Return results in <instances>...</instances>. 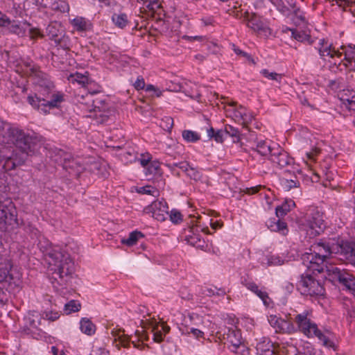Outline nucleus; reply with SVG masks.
<instances>
[{
	"label": "nucleus",
	"mask_w": 355,
	"mask_h": 355,
	"mask_svg": "<svg viewBox=\"0 0 355 355\" xmlns=\"http://www.w3.org/2000/svg\"><path fill=\"white\" fill-rule=\"evenodd\" d=\"M243 21L246 22L248 28L252 29L258 35L268 37L271 34V30L260 17L255 13L245 12L243 15Z\"/></svg>",
	"instance_id": "dca6fc26"
},
{
	"label": "nucleus",
	"mask_w": 355,
	"mask_h": 355,
	"mask_svg": "<svg viewBox=\"0 0 355 355\" xmlns=\"http://www.w3.org/2000/svg\"><path fill=\"white\" fill-rule=\"evenodd\" d=\"M299 288L302 294L310 296H323L325 292L323 286L311 275L302 277Z\"/></svg>",
	"instance_id": "2eb2a0df"
},
{
	"label": "nucleus",
	"mask_w": 355,
	"mask_h": 355,
	"mask_svg": "<svg viewBox=\"0 0 355 355\" xmlns=\"http://www.w3.org/2000/svg\"><path fill=\"white\" fill-rule=\"evenodd\" d=\"M284 262V259L278 256L271 255L268 257V266H280L282 265Z\"/></svg>",
	"instance_id": "8fccbe9b"
},
{
	"label": "nucleus",
	"mask_w": 355,
	"mask_h": 355,
	"mask_svg": "<svg viewBox=\"0 0 355 355\" xmlns=\"http://www.w3.org/2000/svg\"><path fill=\"white\" fill-rule=\"evenodd\" d=\"M223 103L225 104V112L227 117L231 118L243 127H247L254 119L252 112L241 105H239L236 101H225Z\"/></svg>",
	"instance_id": "9d476101"
},
{
	"label": "nucleus",
	"mask_w": 355,
	"mask_h": 355,
	"mask_svg": "<svg viewBox=\"0 0 355 355\" xmlns=\"http://www.w3.org/2000/svg\"><path fill=\"white\" fill-rule=\"evenodd\" d=\"M316 49L318 51L320 58L323 60H327L340 68L343 65L344 67L354 69L352 67L353 61L348 57V54L345 53V58L341 59L342 52L336 50L332 43L329 42L327 40L320 39Z\"/></svg>",
	"instance_id": "0eeeda50"
},
{
	"label": "nucleus",
	"mask_w": 355,
	"mask_h": 355,
	"mask_svg": "<svg viewBox=\"0 0 355 355\" xmlns=\"http://www.w3.org/2000/svg\"><path fill=\"white\" fill-rule=\"evenodd\" d=\"M60 316V313L57 311H46L44 313V318L52 322L57 320Z\"/></svg>",
	"instance_id": "864d4df0"
},
{
	"label": "nucleus",
	"mask_w": 355,
	"mask_h": 355,
	"mask_svg": "<svg viewBox=\"0 0 355 355\" xmlns=\"http://www.w3.org/2000/svg\"><path fill=\"white\" fill-rule=\"evenodd\" d=\"M146 91L148 92H153L155 93V95L156 96H157V97H159V96H160L162 95V92L159 89L156 88L153 85H146Z\"/></svg>",
	"instance_id": "338daca9"
},
{
	"label": "nucleus",
	"mask_w": 355,
	"mask_h": 355,
	"mask_svg": "<svg viewBox=\"0 0 355 355\" xmlns=\"http://www.w3.org/2000/svg\"><path fill=\"white\" fill-rule=\"evenodd\" d=\"M109 352L105 349L98 347H94L91 355H108Z\"/></svg>",
	"instance_id": "4d7b16f0"
},
{
	"label": "nucleus",
	"mask_w": 355,
	"mask_h": 355,
	"mask_svg": "<svg viewBox=\"0 0 355 355\" xmlns=\"http://www.w3.org/2000/svg\"><path fill=\"white\" fill-rule=\"evenodd\" d=\"M68 80L72 83H77L83 86L88 82L87 76L78 72L71 73L68 77Z\"/></svg>",
	"instance_id": "ea45409f"
},
{
	"label": "nucleus",
	"mask_w": 355,
	"mask_h": 355,
	"mask_svg": "<svg viewBox=\"0 0 355 355\" xmlns=\"http://www.w3.org/2000/svg\"><path fill=\"white\" fill-rule=\"evenodd\" d=\"M182 39L193 42V41H198V42H205L207 39L206 37L202 35H196V36H190V35H183Z\"/></svg>",
	"instance_id": "6e6d98bb"
},
{
	"label": "nucleus",
	"mask_w": 355,
	"mask_h": 355,
	"mask_svg": "<svg viewBox=\"0 0 355 355\" xmlns=\"http://www.w3.org/2000/svg\"><path fill=\"white\" fill-rule=\"evenodd\" d=\"M225 339L232 347V351L235 352L241 345V334L239 330L228 329Z\"/></svg>",
	"instance_id": "a878e982"
},
{
	"label": "nucleus",
	"mask_w": 355,
	"mask_h": 355,
	"mask_svg": "<svg viewBox=\"0 0 355 355\" xmlns=\"http://www.w3.org/2000/svg\"><path fill=\"white\" fill-rule=\"evenodd\" d=\"M81 308V304L76 300H71L64 305V311L66 314H70L78 311Z\"/></svg>",
	"instance_id": "a19ab883"
},
{
	"label": "nucleus",
	"mask_w": 355,
	"mask_h": 355,
	"mask_svg": "<svg viewBox=\"0 0 355 355\" xmlns=\"http://www.w3.org/2000/svg\"><path fill=\"white\" fill-rule=\"evenodd\" d=\"M262 188L263 187L261 185H257L256 187L245 188L244 192L248 195L255 194L258 193Z\"/></svg>",
	"instance_id": "0e129e2a"
},
{
	"label": "nucleus",
	"mask_w": 355,
	"mask_h": 355,
	"mask_svg": "<svg viewBox=\"0 0 355 355\" xmlns=\"http://www.w3.org/2000/svg\"><path fill=\"white\" fill-rule=\"evenodd\" d=\"M268 320L276 333L283 334H293L295 333V326L293 322L283 319L276 315H270Z\"/></svg>",
	"instance_id": "a211bd4d"
},
{
	"label": "nucleus",
	"mask_w": 355,
	"mask_h": 355,
	"mask_svg": "<svg viewBox=\"0 0 355 355\" xmlns=\"http://www.w3.org/2000/svg\"><path fill=\"white\" fill-rule=\"evenodd\" d=\"M232 50L238 55L243 56V57L247 58L248 60L251 59V56H250V54H248V53L241 50L235 44H232Z\"/></svg>",
	"instance_id": "13d9d810"
},
{
	"label": "nucleus",
	"mask_w": 355,
	"mask_h": 355,
	"mask_svg": "<svg viewBox=\"0 0 355 355\" xmlns=\"http://www.w3.org/2000/svg\"><path fill=\"white\" fill-rule=\"evenodd\" d=\"M55 0H41L40 5L44 8L52 10L55 6Z\"/></svg>",
	"instance_id": "774afa93"
},
{
	"label": "nucleus",
	"mask_w": 355,
	"mask_h": 355,
	"mask_svg": "<svg viewBox=\"0 0 355 355\" xmlns=\"http://www.w3.org/2000/svg\"><path fill=\"white\" fill-rule=\"evenodd\" d=\"M145 81L142 76H138L137 80L134 83V87L136 89L139 90L145 87Z\"/></svg>",
	"instance_id": "680f3d73"
},
{
	"label": "nucleus",
	"mask_w": 355,
	"mask_h": 355,
	"mask_svg": "<svg viewBox=\"0 0 355 355\" xmlns=\"http://www.w3.org/2000/svg\"><path fill=\"white\" fill-rule=\"evenodd\" d=\"M193 320V316L191 315H189L187 317H184L183 320V322L180 327V330L182 331V334L189 335L192 334L196 338H204L205 334L200 329L190 327L189 326V323L191 322Z\"/></svg>",
	"instance_id": "5701e85b"
},
{
	"label": "nucleus",
	"mask_w": 355,
	"mask_h": 355,
	"mask_svg": "<svg viewBox=\"0 0 355 355\" xmlns=\"http://www.w3.org/2000/svg\"><path fill=\"white\" fill-rule=\"evenodd\" d=\"M295 206V202L291 200H286L281 205L275 209V213L277 218H283L289 212L292 208Z\"/></svg>",
	"instance_id": "7c9ffc66"
},
{
	"label": "nucleus",
	"mask_w": 355,
	"mask_h": 355,
	"mask_svg": "<svg viewBox=\"0 0 355 355\" xmlns=\"http://www.w3.org/2000/svg\"><path fill=\"white\" fill-rule=\"evenodd\" d=\"M12 262L9 252L5 249L0 250V284L8 283L17 285L19 279H16L11 273Z\"/></svg>",
	"instance_id": "4468645a"
},
{
	"label": "nucleus",
	"mask_w": 355,
	"mask_h": 355,
	"mask_svg": "<svg viewBox=\"0 0 355 355\" xmlns=\"http://www.w3.org/2000/svg\"><path fill=\"white\" fill-rule=\"evenodd\" d=\"M273 151L269 157L272 164L279 168L291 166L293 163V159L279 145L274 144Z\"/></svg>",
	"instance_id": "6ab92c4d"
},
{
	"label": "nucleus",
	"mask_w": 355,
	"mask_h": 355,
	"mask_svg": "<svg viewBox=\"0 0 355 355\" xmlns=\"http://www.w3.org/2000/svg\"><path fill=\"white\" fill-rule=\"evenodd\" d=\"M141 324L145 329H150L153 335V340L156 343H161L165 334L169 332L170 327L164 323H159L155 318H146L141 320Z\"/></svg>",
	"instance_id": "f3484780"
},
{
	"label": "nucleus",
	"mask_w": 355,
	"mask_h": 355,
	"mask_svg": "<svg viewBox=\"0 0 355 355\" xmlns=\"http://www.w3.org/2000/svg\"><path fill=\"white\" fill-rule=\"evenodd\" d=\"M29 236L31 238L29 241L33 244H42L46 242V239L41 234L40 231L33 227H29Z\"/></svg>",
	"instance_id": "473e14b6"
},
{
	"label": "nucleus",
	"mask_w": 355,
	"mask_h": 355,
	"mask_svg": "<svg viewBox=\"0 0 355 355\" xmlns=\"http://www.w3.org/2000/svg\"><path fill=\"white\" fill-rule=\"evenodd\" d=\"M257 350L259 355H279L275 351L273 343L268 339L259 343L257 345Z\"/></svg>",
	"instance_id": "bb28decb"
},
{
	"label": "nucleus",
	"mask_w": 355,
	"mask_h": 355,
	"mask_svg": "<svg viewBox=\"0 0 355 355\" xmlns=\"http://www.w3.org/2000/svg\"><path fill=\"white\" fill-rule=\"evenodd\" d=\"M204 293L209 296L214 295L224 296L226 294V291L225 288H218L217 287H211L205 289Z\"/></svg>",
	"instance_id": "09e8293b"
},
{
	"label": "nucleus",
	"mask_w": 355,
	"mask_h": 355,
	"mask_svg": "<svg viewBox=\"0 0 355 355\" xmlns=\"http://www.w3.org/2000/svg\"><path fill=\"white\" fill-rule=\"evenodd\" d=\"M46 31L48 33V35L49 36L51 40H53L55 41V38H58L60 35L58 34V30L55 28V26L53 24H50L46 28Z\"/></svg>",
	"instance_id": "5fc2aeb1"
},
{
	"label": "nucleus",
	"mask_w": 355,
	"mask_h": 355,
	"mask_svg": "<svg viewBox=\"0 0 355 355\" xmlns=\"http://www.w3.org/2000/svg\"><path fill=\"white\" fill-rule=\"evenodd\" d=\"M160 168L159 162L157 161H153L149 163L146 167L147 171L149 174L156 173Z\"/></svg>",
	"instance_id": "3c124183"
},
{
	"label": "nucleus",
	"mask_w": 355,
	"mask_h": 355,
	"mask_svg": "<svg viewBox=\"0 0 355 355\" xmlns=\"http://www.w3.org/2000/svg\"><path fill=\"white\" fill-rule=\"evenodd\" d=\"M298 223L301 236H304L302 242H311V239L320 235L326 227L323 213L313 205L304 208Z\"/></svg>",
	"instance_id": "20e7f679"
},
{
	"label": "nucleus",
	"mask_w": 355,
	"mask_h": 355,
	"mask_svg": "<svg viewBox=\"0 0 355 355\" xmlns=\"http://www.w3.org/2000/svg\"><path fill=\"white\" fill-rule=\"evenodd\" d=\"M340 100L349 110H355V91H347L340 94Z\"/></svg>",
	"instance_id": "cd10ccee"
},
{
	"label": "nucleus",
	"mask_w": 355,
	"mask_h": 355,
	"mask_svg": "<svg viewBox=\"0 0 355 355\" xmlns=\"http://www.w3.org/2000/svg\"><path fill=\"white\" fill-rule=\"evenodd\" d=\"M5 25L3 28L6 32L19 37L28 36L31 40L44 37L43 32L39 28L33 26L26 20H11L8 18Z\"/></svg>",
	"instance_id": "6e6552de"
},
{
	"label": "nucleus",
	"mask_w": 355,
	"mask_h": 355,
	"mask_svg": "<svg viewBox=\"0 0 355 355\" xmlns=\"http://www.w3.org/2000/svg\"><path fill=\"white\" fill-rule=\"evenodd\" d=\"M147 209L148 212L152 213V216L159 221L165 220L168 214V207L164 200L153 201Z\"/></svg>",
	"instance_id": "aec40b11"
},
{
	"label": "nucleus",
	"mask_w": 355,
	"mask_h": 355,
	"mask_svg": "<svg viewBox=\"0 0 355 355\" xmlns=\"http://www.w3.org/2000/svg\"><path fill=\"white\" fill-rule=\"evenodd\" d=\"M51 90L49 91V94L46 90L42 92L43 97L37 94L29 95L27 97V101L33 108L47 114L49 110L58 108L64 101V94L60 92L51 93Z\"/></svg>",
	"instance_id": "423d86ee"
},
{
	"label": "nucleus",
	"mask_w": 355,
	"mask_h": 355,
	"mask_svg": "<svg viewBox=\"0 0 355 355\" xmlns=\"http://www.w3.org/2000/svg\"><path fill=\"white\" fill-rule=\"evenodd\" d=\"M312 318L311 310H304L302 313L295 314L292 318L295 326V333L298 331L308 338H318L324 347L336 350L334 343L319 329Z\"/></svg>",
	"instance_id": "39448f33"
},
{
	"label": "nucleus",
	"mask_w": 355,
	"mask_h": 355,
	"mask_svg": "<svg viewBox=\"0 0 355 355\" xmlns=\"http://www.w3.org/2000/svg\"><path fill=\"white\" fill-rule=\"evenodd\" d=\"M54 42L58 46L64 50L69 49V37L65 35H60L58 38L55 37Z\"/></svg>",
	"instance_id": "de8ad7c7"
},
{
	"label": "nucleus",
	"mask_w": 355,
	"mask_h": 355,
	"mask_svg": "<svg viewBox=\"0 0 355 355\" xmlns=\"http://www.w3.org/2000/svg\"><path fill=\"white\" fill-rule=\"evenodd\" d=\"M143 237H144V235L141 232L133 231L130 233L128 238L122 239L121 242V244H134Z\"/></svg>",
	"instance_id": "58836bf2"
},
{
	"label": "nucleus",
	"mask_w": 355,
	"mask_h": 355,
	"mask_svg": "<svg viewBox=\"0 0 355 355\" xmlns=\"http://www.w3.org/2000/svg\"><path fill=\"white\" fill-rule=\"evenodd\" d=\"M260 73L265 78H266L269 80H275L277 83H280L281 80L283 77L282 74L277 73L276 72H270V71H269V70L266 69H262Z\"/></svg>",
	"instance_id": "49530a36"
},
{
	"label": "nucleus",
	"mask_w": 355,
	"mask_h": 355,
	"mask_svg": "<svg viewBox=\"0 0 355 355\" xmlns=\"http://www.w3.org/2000/svg\"><path fill=\"white\" fill-rule=\"evenodd\" d=\"M267 225L271 231L279 232L282 235H286L288 232L286 223L281 220L280 218H279L278 220H276L275 218L270 220L267 223Z\"/></svg>",
	"instance_id": "c756f323"
},
{
	"label": "nucleus",
	"mask_w": 355,
	"mask_h": 355,
	"mask_svg": "<svg viewBox=\"0 0 355 355\" xmlns=\"http://www.w3.org/2000/svg\"><path fill=\"white\" fill-rule=\"evenodd\" d=\"M171 221L175 225L180 224L183 221V216L181 212L175 209H173L168 211Z\"/></svg>",
	"instance_id": "c03bdc74"
},
{
	"label": "nucleus",
	"mask_w": 355,
	"mask_h": 355,
	"mask_svg": "<svg viewBox=\"0 0 355 355\" xmlns=\"http://www.w3.org/2000/svg\"><path fill=\"white\" fill-rule=\"evenodd\" d=\"M182 136L187 142L195 143L200 139V135L198 132L190 130H183Z\"/></svg>",
	"instance_id": "e433bc0d"
},
{
	"label": "nucleus",
	"mask_w": 355,
	"mask_h": 355,
	"mask_svg": "<svg viewBox=\"0 0 355 355\" xmlns=\"http://www.w3.org/2000/svg\"><path fill=\"white\" fill-rule=\"evenodd\" d=\"M287 30L291 33V37L298 42H309L311 38L310 35L304 31L290 28H288Z\"/></svg>",
	"instance_id": "f704fd0d"
},
{
	"label": "nucleus",
	"mask_w": 355,
	"mask_h": 355,
	"mask_svg": "<svg viewBox=\"0 0 355 355\" xmlns=\"http://www.w3.org/2000/svg\"><path fill=\"white\" fill-rule=\"evenodd\" d=\"M92 98V94H87L85 96H80L83 101L80 100L78 101L83 106V108H85L89 112H94L96 117H101V123L106 122L108 120V114L106 112L107 105L103 103V101L98 98L94 100Z\"/></svg>",
	"instance_id": "ddd939ff"
},
{
	"label": "nucleus",
	"mask_w": 355,
	"mask_h": 355,
	"mask_svg": "<svg viewBox=\"0 0 355 355\" xmlns=\"http://www.w3.org/2000/svg\"><path fill=\"white\" fill-rule=\"evenodd\" d=\"M26 66L28 76L31 77L34 83L41 88L40 92L42 93L46 90L47 94H49V91L54 87L53 83L49 79V76L32 62L27 63Z\"/></svg>",
	"instance_id": "f8f14e48"
},
{
	"label": "nucleus",
	"mask_w": 355,
	"mask_h": 355,
	"mask_svg": "<svg viewBox=\"0 0 355 355\" xmlns=\"http://www.w3.org/2000/svg\"><path fill=\"white\" fill-rule=\"evenodd\" d=\"M55 161L62 165V167L66 170L73 167L74 160L72 155L62 150L57 151Z\"/></svg>",
	"instance_id": "393cba45"
},
{
	"label": "nucleus",
	"mask_w": 355,
	"mask_h": 355,
	"mask_svg": "<svg viewBox=\"0 0 355 355\" xmlns=\"http://www.w3.org/2000/svg\"><path fill=\"white\" fill-rule=\"evenodd\" d=\"M144 6L149 10L155 12L157 9L159 8L160 4L155 0H146L144 2Z\"/></svg>",
	"instance_id": "603ef678"
},
{
	"label": "nucleus",
	"mask_w": 355,
	"mask_h": 355,
	"mask_svg": "<svg viewBox=\"0 0 355 355\" xmlns=\"http://www.w3.org/2000/svg\"><path fill=\"white\" fill-rule=\"evenodd\" d=\"M328 87L334 92H338L344 87V80L342 78L330 80L328 83Z\"/></svg>",
	"instance_id": "37998d69"
},
{
	"label": "nucleus",
	"mask_w": 355,
	"mask_h": 355,
	"mask_svg": "<svg viewBox=\"0 0 355 355\" xmlns=\"http://www.w3.org/2000/svg\"><path fill=\"white\" fill-rule=\"evenodd\" d=\"M40 250L49 263L53 286L58 288L57 286H67L76 272L75 263L70 254L61 245H42Z\"/></svg>",
	"instance_id": "f03ea898"
},
{
	"label": "nucleus",
	"mask_w": 355,
	"mask_h": 355,
	"mask_svg": "<svg viewBox=\"0 0 355 355\" xmlns=\"http://www.w3.org/2000/svg\"><path fill=\"white\" fill-rule=\"evenodd\" d=\"M320 153V149L318 148H315L311 150V151L306 153V157L310 161H315V157Z\"/></svg>",
	"instance_id": "bf43d9fd"
},
{
	"label": "nucleus",
	"mask_w": 355,
	"mask_h": 355,
	"mask_svg": "<svg viewBox=\"0 0 355 355\" xmlns=\"http://www.w3.org/2000/svg\"><path fill=\"white\" fill-rule=\"evenodd\" d=\"M112 21L116 27L121 29L125 28L130 24L128 15L124 12L114 13L112 16Z\"/></svg>",
	"instance_id": "c85d7f7f"
},
{
	"label": "nucleus",
	"mask_w": 355,
	"mask_h": 355,
	"mask_svg": "<svg viewBox=\"0 0 355 355\" xmlns=\"http://www.w3.org/2000/svg\"><path fill=\"white\" fill-rule=\"evenodd\" d=\"M32 146V137L0 119V171H9L21 165Z\"/></svg>",
	"instance_id": "f257e3e1"
},
{
	"label": "nucleus",
	"mask_w": 355,
	"mask_h": 355,
	"mask_svg": "<svg viewBox=\"0 0 355 355\" xmlns=\"http://www.w3.org/2000/svg\"><path fill=\"white\" fill-rule=\"evenodd\" d=\"M317 250H314L313 252H304L300 254L298 252L295 253L293 252H289L287 256L288 259H295L300 257L302 260L303 263L310 270L313 271H318L319 272L323 271V268L321 266L324 261L332 253L331 247L334 248L335 245H315ZM340 248L341 251H346L345 258L350 259L352 261H355V248L352 245H336Z\"/></svg>",
	"instance_id": "7ed1b4c3"
},
{
	"label": "nucleus",
	"mask_w": 355,
	"mask_h": 355,
	"mask_svg": "<svg viewBox=\"0 0 355 355\" xmlns=\"http://www.w3.org/2000/svg\"><path fill=\"white\" fill-rule=\"evenodd\" d=\"M225 133L226 135L231 137L233 139L234 142H239L241 139V134L239 129L231 125H225Z\"/></svg>",
	"instance_id": "4c0bfd02"
},
{
	"label": "nucleus",
	"mask_w": 355,
	"mask_h": 355,
	"mask_svg": "<svg viewBox=\"0 0 355 355\" xmlns=\"http://www.w3.org/2000/svg\"><path fill=\"white\" fill-rule=\"evenodd\" d=\"M327 274L332 282H338L355 297V276L336 266H327Z\"/></svg>",
	"instance_id": "1a4fd4ad"
},
{
	"label": "nucleus",
	"mask_w": 355,
	"mask_h": 355,
	"mask_svg": "<svg viewBox=\"0 0 355 355\" xmlns=\"http://www.w3.org/2000/svg\"><path fill=\"white\" fill-rule=\"evenodd\" d=\"M189 163L187 162H175L172 164H168V167L175 166L180 168L182 171L185 172L189 166Z\"/></svg>",
	"instance_id": "052dcab7"
},
{
	"label": "nucleus",
	"mask_w": 355,
	"mask_h": 355,
	"mask_svg": "<svg viewBox=\"0 0 355 355\" xmlns=\"http://www.w3.org/2000/svg\"><path fill=\"white\" fill-rule=\"evenodd\" d=\"M111 335L114 342L116 343V346L121 345L123 347H129L130 344H132L134 347L142 349L145 347L143 341L148 340L147 336L144 334L139 333L138 331H136L135 339H133L132 336L130 337L125 335L124 331L121 329H113L111 331Z\"/></svg>",
	"instance_id": "9b49d317"
},
{
	"label": "nucleus",
	"mask_w": 355,
	"mask_h": 355,
	"mask_svg": "<svg viewBox=\"0 0 355 355\" xmlns=\"http://www.w3.org/2000/svg\"><path fill=\"white\" fill-rule=\"evenodd\" d=\"M52 10L62 13L69 12V5L65 0H55V6H53Z\"/></svg>",
	"instance_id": "79ce46f5"
},
{
	"label": "nucleus",
	"mask_w": 355,
	"mask_h": 355,
	"mask_svg": "<svg viewBox=\"0 0 355 355\" xmlns=\"http://www.w3.org/2000/svg\"><path fill=\"white\" fill-rule=\"evenodd\" d=\"M225 130H218L215 132L214 140L218 143H222L224 140Z\"/></svg>",
	"instance_id": "69168bd1"
},
{
	"label": "nucleus",
	"mask_w": 355,
	"mask_h": 355,
	"mask_svg": "<svg viewBox=\"0 0 355 355\" xmlns=\"http://www.w3.org/2000/svg\"><path fill=\"white\" fill-rule=\"evenodd\" d=\"M151 160V156L149 154L141 155V157L139 159L140 164L144 167H147Z\"/></svg>",
	"instance_id": "e2e57ef3"
},
{
	"label": "nucleus",
	"mask_w": 355,
	"mask_h": 355,
	"mask_svg": "<svg viewBox=\"0 0 355 355\" xmlns=\"http://www.w3.org/2000/svg\"><path fill=\"white\" fill-rule=\"evenodd\" d=\"M73 26L79 31H87L89 26L90 23L85 18L82 17H77L74 18L71 22Z\"/></svg>",
	"instance_id": "72a5a7b5"
},
{
	"label": "nucleus",
	"mask_w": 355,
	"mask_h": 355,
	"mask_svg": "<svg viewBox=\"0 0 355 355\" xmlns=\"http://www.w3.org/2000/svg\"><path fill=\"white\" fill-rule=\"evenodd\" d=\"M187 175L195 181H199L202 179V173L197 168H193L189 165L185 171Z\"/></svg>",
	"instance_id": "a18cd8bd"
},
{
	"label": "nucleus",
	"mask_w": 355,
	"mask_h": 355,
	"mask_svg": "<svg viewBox=\"0 0 355 355\" xmlns=\"http://www.w3.org/2000/svg\"><path fill=\"white\" fill-rule=\"evenodd\" d=\"M243 284L250 291L257 295L263 302V304L268 307L272 304V300L268 296L264 289H259L258 285L252 281L244 280Z\"/></svg>",
	"instance_id": "412c9836"
},
{
	"label": "nucleus",
	"mask_w": 355,
	"mask_h": 355,
	"mask_svg": "<svg viewBox=\"0 0 355 355\" xmlns=\"http://www.w3.org/2000/svg\"><path fill=\"white\" fill-rule=\"evenodd\" d=\"M136 191L140 194L150 195L153 197H157L159 195V190L152 185H146L137 187L136 189Z\"/></svg>",
	"instance_id": "c9c22d12"
},
{
	"label": "nucleus",
	"mask_w": 355,
	"mask_h": 355,
	"mask_svg": "<svg viewBox=\"0 0 355 355\" xmlns=\"http://www.w3.org/2000/svg\"><path fill=\"white\" fill-rule=\"evenodd\" d=\"M274 144H276L270 140H258L256 142L255 147H252V149L255 150L261 156H268L269 157L275 148Z\"/></svg>",
	"instance_id": "b1692460"
},
{
	"label": "nucleus",
	"mask_w": 355,
	"mask_h": 355,
	"mask_svg": "<svg viewBox=\"0 0 355 355\" xmlns=\"http://www.w3.org/2000/svg\"><path fill=\"white\" fill-rule=\"evenodd\" d=\"M281 188L285 191H289L292 189L298 188L300 186V180L296 174L285 173L284 176L279 178Z\"/></svg>",
	"instance_id": "4be33fe9"
},
{
	"label": "nucleus",
	"mask_w": 355,
	"mask_h": 355,
	"mask_svg": "<svg viewBox=\"0 0 355 355\" xmlns=\"http://www.w3.org/2000/svg\"><path fill=\"white\" fill-rule=\"evenodd\" d=\"M80 329L82 333L92 336L96 332V325L89 319L83 318L80 321Z\"/></svg>",
	"instance_id": "2f4dec72"
}]
</instances>
